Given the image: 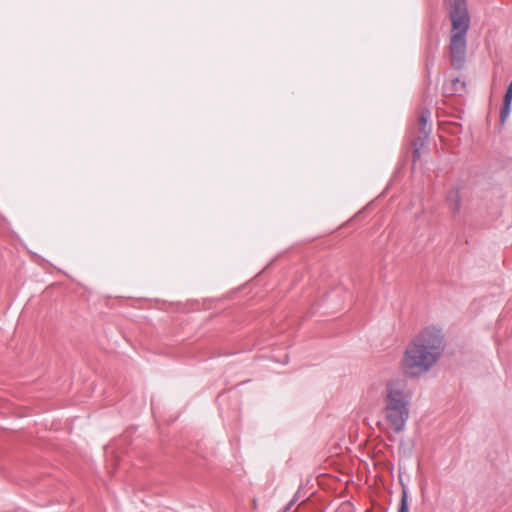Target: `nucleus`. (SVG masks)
<instances>
[{"label":"nucleus","instance_id":"nucleus-3","mask_svg":"<svg viewBox=\"0 0 512 512\" xmlns=\"http://www.w3.org/2000/svg\"><path fill=\"white\" fill-rule=\"evenodd\" d=\"M452 23L450 38V64L455 70H461L466 63L467 32L470 15L467 0H445Z\"/></svg>","mask_w":512,"mask_h":512},{"label":"nucleus","instance_id":"nucleus-11","mask_svg":"<svg viewBox=\"0 0 512 512\" xmlns=\"http://www.w3.org/2000/svg\"><path fill=\"white\" fill-rule=\"evenodd\" d=\"M301 490H302V485L299 486L298 490L296 491V493L294 494L292 499H296V501H298L299 498L301 497Z\"/></svg>","mask_w":512,"mask_h":512},{"label":"nucleus","instance_id":"nucleus-7","mask_svg":"<svg viewBox=\"0 0 512 512\" xmlns=\"http://www.w3.org/2000/svg\"><path fill=\"white\" fill-rule=\"evenodd\" d=\"M424 138H415L412 141L413 146V166L415 165L416 161L420 159L421 157V148L425 145Z\"/></svg>","mask_w":512,"mask_h":512},{"label":"nucleus","instance_id":"nucleus-8","mask_svg":"<svg viewBox=\"0 0 512 512\" xmlns=\"http://www.w3.org/2000/svg\"><path fill=\"white\" fill-rule=\"evenodd\" d=\"M512 109V100L503 98V103L500 110V119L501 122H504L506 118L509 116Z\"/></svg>","mask_w":512,"mask_h":512},{"label":"nucleus","instance_id":"nucleus-5","mask_svg":"<svg viewBox=\"0 0 512 512\" xmlns=\"http://www.w3.org/2000/svg\"><path fill=\"white\" fill-rule=\"evenodd\" d=\"M446 204L452 215H456L460 212L462 200L459 188L455 187L448 191L446 195Z\"/></svg>","mask_w":512,"mask_h":512},{"label":"nucleus","instance_id":"nucleus-10","mask_svg":"<svg viewBox=\"0 0 512 512\" xmlns=\"http://www.w3.org/2000/svg\"><path fill=\"white\" fill-rule=\"evenodd\" d=\"M296 499H291L288 504L286 505L285 509L283 512H287L288 510H290L292 508L293 505L296 504Z\"/></svg>","mask_w":512,"mask_h":512},{"label":"nucleus","instance_id":"nucleus-1","mask_svg":"<svg viewBox=\"0 0 512 512\" xmlns=\"http://www.w3.org/2000/svg\"><path fill=\"white\" fill-rule=\"evenodd\" d=\"M446 348L441 328L430 326L421 330L406 346L400 370L406 379L418 380L440 360Z\"/></svg>","mask_w":512,"mask_h":512},{"label":"nucleus","instance_id":"nucleus-12","mask_svg":"<svg viewBox=\"0 0 512 512\" xmlns=\"http://www.w3.org/2000/svg\"><path fill=\"white\" fill-rule=\"evenodd\" d=\"M433 64H434V58L431 60V62H429V61L427 62L426 68H427L428 73L430 72V65L433 66Z\"/></svg>","mask_w":512,"mask_h":512},{"label":"nucleus","instance_id":"nucleus-2","mask_svg":"<svg viewBox=\"0 0 512 512\" xmlns=\"http://www.w3.org/2000/svg\"><path fill=\"white\" fill-rule=\"evenodd\" d=\"M412 393L407 389L406 379L387 380L383 393L385 420L396 434L404 431L410 417Z\"/></svg>","mask_w":512,"mask_h":512},{"label":"nucleus","instance_id":"nucleus-9","mask_svg":"<svg viewBox=\"0 0 512 512\" xmlns=\"http://www.w3.org/2000/svg\"><path fill=\"white\" fill-rule=\"evenodd\" d=\"M466 88L465 81H462L460 78L456 77L452 80V91L453 94H462V92Z\"/></svg>","mask_w":512,"mask_h":512},{"label":"nucleus","instance_id":"nucleus-6","mask_svg":"<svg viewBox=\"0 0 512 512\" xmlns=\"http://www.w3.org/2000/svg\"><path fill=\"white\" fill-rule=\"evenodd\" d=\"M400 484L402 486V493L398 507V512H410L408 488L406 487L402 479H400Z\"/></svg>","mask_w":512,"mask_h":512},{"label":"nucleus","instance_id":"nucleus-4","mask_svg":"<svg viewBox=\"0 0 512 512\" xmlns=\"http://www.w3.org/2000/svg\"><path fill=\"white\" fill-rule=\"evenodd\" d=\"M419 132L420 135L417 138H424L425 141L431 133V111L428 108H424L420 113Z\"/></svg>","mask_w":512,"mask_h":512}]
</instances>
